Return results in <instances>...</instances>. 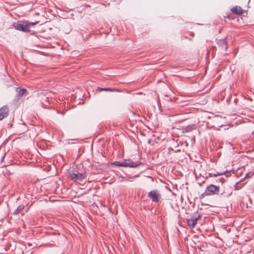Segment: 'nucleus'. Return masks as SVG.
Wrapping results in <instances>:
<instances>
[{
  "label": "nucleus",
  "instance_id": "obj_1",
  "mask_svg": "<svg viewBox=\"0 0 254 254\" xmlns=\"http://www.w3.org/2000/svg\"><path fill=\"white\" fill-rule=\"evenodd\" d=\"M27 26V20L18 21L13 24V26L15 29L23 32H29L30 31V30H29Z\"/></svg>",
  "mask_w": 254,
  "mask_h": 254
},
{
  "label": "nucleus",
  "instance_id": "obj_2",
  "mask_svg": "<svg viewBox=\"0 0 254 254\" xmlns=\"http://www.w3.org/2000/svg\"><path fill=\"white\" fill-rule=\"evenodd\" d=\"M219 187L211 184L206 187L204 194L205 195H211L213 194H217L219 191Z\"/></svg>",
  "mask_w": 254,
  "mask_h": 254
},
{
  "label": "nucleus",
  "instance_id": "obj_3",
  "mask_svg": "<svg viewBox=\"0 0 254 254\" xmlns=\"http://www.w3.org/2000/svg\"><path fill=\"white\" fill-rule=\"evenodd\" d=\"M69 177L74 181H81L86 177V171L84 170L81 173H70Z\"/></svg>",
  "mask_w": 254,
  "mask_h": 254
},
{
  "label": "nucleus",
  "instance_id": "obj_4",
  "mask_svg": "<svg viewBox=\"0 0 254 254\" xmlns=\"http://www.w3.org/2000/svg\"><path fill=\"white\" fill-rule=\"evenodd\" d=\"M148 197L150 198L153 202L156 203L159 202L161 198V194L157 190H154L148 192Z\"/></svg>",
  "mask_w": 254,
  "mask_h": 254
},
{
  "label": "nucleus",
  "instance_id": "obj_5",
  "mask_svg": "<svg viewBox=\"0 0 254 254\" xmlns=\"http://www.w3.org/2000/svg\"><path fill=\"white\" fill-rule=\"evenodd\" d=\"M142 164L140 161L133 162L131 159L124 160V167L137 168Z\"/></svg>",
  "mask_w": 254,
  "mask_h": 254
},
{
  "label": "nucleus",
  "instance_id": "obj_6",
  "mask_svg": "<svg viewBox=\"0 0 254 254\" xmlns=\"http://www.w3.org/2000/svg\"><path fill=\"white\" fill-rule=\"evenodd\" d=\"M200 218V215H198L197 216H194L193 215L190 216V219H187V221L189 227L193 228L196 224L198 220Z\"/></svg>",
  "mask_w": 254,
  "mask_h": 254
},
{
  "label": "nucleus",
  "instance_id": "obj_7",
  "mask_svg": "<svg viewBox=\"0 0 254 254\" xmlns=\"http://www.w3.org/2000/svg\"><path fill=\"white\" fill-rule=\"evenodd\" d=\"M9 114V108L7 105H4L0 108V121L6 118Z\"/></svg>",
  "mask_w": 254,
  "mask_h": 254
},
{
  "label": "nucleus",
  "instance_id": "obj_8",
  "mask_svg": "<svg viewBox=\"0 0 254 254\" xmlns=\"http://www.w3.org/2000/svg\"><path fill=\"white\" fill-rule=\"evenodd\" d=\"M226 37L222 39H219L217 41V44L219 46V48H221V50L226 51L227 49V43L226 42Z\"/></svg>",
  "mask_w": 254,
  "mask_h": 254
},
{
  "label": "nucleus",
  "instance_id": "obj_9",
  "mask_svg": "<svg viewBox=\"0 0 254 254\" xmlns=\"http://www.w3.org/2000/svg\"><path fill=\"white\" fill-rule=\"evenodd\" d=\"M195 128L194 125H188L183 128V132L186 133L192 131Z\"/></svg>",
  "mask_w": 254,
  "mask_h": 254
},
{
  "label": "nucleus",
  "instance_id": "obj_10",
  "mask_svg": "<svg viewBox=\"0 0 254 254\" xmlns=\"http://www.w3.org/2000/svg\"><path fill=\"white\" fill-rule=\"evenodd\" d=\"M233 13L237 14H241L243 12V9L240 6H235L231 9Z\"/></svg>",
  "mask_w": 254,
  "mask_h": 254
},
{
  "label": "nucleus",
  "instance_id": "obj_11",
  "mask_svg": "<svg viewBox=\"0 0 254 254\" xmlns=\"http://www.w3.org/2000/svg\"><path fill=\"white\" fill-rule=\"evenodd\" d=\"M24 208V205L23 204H21L19 205L17 208L13 212L12 214L14 215H17L20 213H21Z\"/></svg>",
  "mask_w": 254,
  "mask_h": 254
},
{
  "label": "nucleus",
  "instance_id": "obj_12",
  "mask_svg": "<svg viewBox=\"0 0 254 254\" xmlns=\"http://www.w3.org/2000/svg\"><path fill=\"white\" fill-rule=\"evenodd\" d=\"M251 176H252V174L251 173H247V174L245 175V177L242 180H241L239 182H238V183H237L236 184V185L235 186V190H239V189H240L241 188V186H239L240 183L241 182H243L244 180H245L247 178H250L251 177Z\"/></svg>",
  "mask_w": 254,
  "mask_h": 254
},
{
  "label": "nucleus",
  "instance_id": "obj_13",
  "mask_svg": "<svg viewBox=\"0 0 254 254\" xmlns=\"http://www.w3.org/2000/svg\"><path fill=\"white\" fill-rule=\"evenodd\" d=\"M16 91L17 93V96L21 97L24 94L25 92H27L26 89L24 88H20L19 87H17L16 88Z\"/></svg>",
  "mask_w": 254,
  "mask_h": 254
},
{
  "label": "nucleus",
  "instance_id": "obj_14",
  "mask_svg": "<svg viewBox=\"0 0 254 254\" xmlns=\"http://www.w3.org/2000/svg\"><path fill=\"white\" fill-rule=\"evenodd\" d=\"M38 23V21H35L34 22H29L28 21H27V27L29 30H30V28L32 26H34V25L37 24Z\"/></svg>",
  "mask_w": 254,
  "mask_h": 254
},
{
  "label": "nucleus",
  "instance_id": "obj_15",
  "mask_svg": "<svg viewBox=\"0 0 254 254\" xmlns=\"http://www.w3.org/2000/svg\"><path fill=\"white\" fill-rule=\"evenodd\" d=\"M113 165L124 167V160L121 162L115 161L112 164Z\"/></svg>",
  "mask_w": 254,
  "mask_h": 254
},
{
  "label": "nucleus",
  "instance_id": "obj_16",
  "mask_svg": "<svg viewBox=\"0 0 254 254\" xmlns=\"http://www.w3.org/2000/svg\"><path fill=\"white\" fill-rule=\"evenodd\" d=\"M98 89L100 91H113L114 89L111 88H102V87H98Z\"/></svg>",
  "mask_w": 254,
  "mask_h": 254
},
{
  "label": "nucleus",
  "instance_id": "obj_17",
  "mask_svg": "<svg viewBox=\"0 0 254 254\" xmlns=\"http://www.w3.org/2000/svg\"><path fill=\"white\" fill-rule=\"evenodd\" d=\"M227 172H229L228 171H226L223 172L217 173H216V176H221V175L226 173Z\"/></svg>",
  "mask_w": 254,
  "mask_h": 254
},
{
  "label": "nucleus",
  "instance_id": "obj_18",
  "mask_svg": "<svg viewBox=\"0 0 254 254\" xmlns=\"http://www.w3.org/2000/svg\"><path fill=\"white\" fill-rule=\"evenodd\" d=\"M208 176L209 177H217L216 175V173H209L208 174Z\"/></svg>",
  "mask_w": 254,
  "mask_h": 254
},
{
  "label": "nucleus",
  "instance_id": "obj_19",
  "mask_svg": "<svg viewBox=\"0 0 254 254\" xmlns=\"http://www.w3.org/2000/svg\"><path fill=\"white\" fill-rule=\"evenodd\" d=\"M225 181V179L224 178H220L219 179V182H221L222 184H223Z\"/></svg>",
  "mask_w": 254,
  "mask_h": 254
},
{
  "label": "nucleus",
  "instance_id": "obj_20",
  "mask_svg": "<svg viewBox=\"0 0 254 254\" xmlns=\"http://www.w3.org/2000/svg\"><path fill=\"white\" fill-rule=\"evenodd\" d=\"M5 154H4V155H3L1 159H0V162L1 163L3 160H4V156H5Z\"/></svg>",
  "mask_w": 254,
  "mask_h": 254
}]
</instances>
